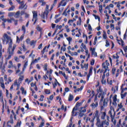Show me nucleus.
Masks as SVG:
<instances>
[{"label":"nucleus","instance_id":"29","mask_svg":"<svg viewBox=\"0 0 127 127\" xmlns=\"http://www.w3.org/2000/svg\"><path fill=\"white\" fill-rule=\"evenodd\" d=\"M102 67L104 68V69H105L106 68H109V66H107L106 64V63H103L102 64Z\"/></svg>","mask_w":127,"mask_h":127},{"label":"nucleus","instance_id":"62","mask_svg":"<svg viewBox=\"0 0 127 127\" xmlns=\"http://www.w3.org/2000/svg\"><path fill=\"white\" fill-rule=\"evenodd\" d=\"M0 85H1V88H2L3 89H4L5 88L4 86V83H0Z\"/></svg>","mask_w":127,"mask_h":127},{"label":"nucleus","instance_id":"56","mask_svg":"<svg viewBox=\"0 0 127 127\" xmlns=\"http://www.w3.org/2000/svg\"><path fill=\"white\" fill-rule=\"evenodd\" d=\"M24 37V35H22L20 36V40L21 41H22V40L23 39Z\"/></svg>","mask_w":127,"mask_h":127},{"label":"nucleus","instance_id":"18","mask_svg":"<svg viewBox=\"0 0 127 127\" xmlns=\"http://www.w3.org/2000/svg\"><path fill=\"white\" fill-rule=\"evenodd\" d=\"M35 43H36V41H35L34 40H32V41H31V42H30V45L31 46H35Z\"/></svg>","mask_w":127,"mask_h":127},{"label":"nucleus","instance_id":"60","mask_svg":"<svg viewBox=\"0 0 127 127\" xmlns=\"http://www.w3.org/2000/svg\"><path fill=\"white\" fill-rule=\"evenodd\" d=\"M44 126V123L41 122V124L39 125V127H42Z\"/></svg>","mask_w":127,"mask_h":127},{"label":"nucleus","instance_id":"45","mask_svg":"<svg viewBox=\"0 0 127 127\" xmlns=\"http://www.w3.org/2000/svg\"><path fill=\"white\" fill-rule=\"evenodd\" d=\"M4 83L3 82V78L2 77L0 78V84Z\"/></svg>","mask_w":127,"mask_h":127},{"label":"nucleus","instance_id":"2","mask_svg":"<svg viewBox=\"0 0 127 127\" xmlns=\"http://www.w3.org/2000/svg\"><path fill=\"white\" fill-rule=\"evenodd\" d=\"M3 37L4 38L2 39L3 41V44H4L5 42H6V44L9 43V47H12V40L11 39V38L9 37L7 34H4Z\"/></svg>","mask_w":127,"mask_h":127},{"label":"nucleus","instance_id":"27","mask_svg":"<svg viewBox=\"0 0 127 127\" xmlns=\"http://www.w3.org/2000/svg\"><path fill=\"white\" fill-rule=\"evenodd\" d=\"M127 92H125L124 94H121V99H124V98H125L126 97V96H127Z\"/></svg>","mask_w":127,"mask_h":127},{"label":"nucleus","instance_id":"61","mask_svg":"<svg viewBox=\"0 0 127 127\" xmlns=\"http://www.w3.org/2000/svg\"><path fill=\"white\" fill-rule=\"evenodd\" d=\"M25 17H26V18L29 17V14L27 13H25Z\"/></svg>","mask_w":127,"mask_h":127},{"label":"nucleus","instance_id":"57","mask_svg":"<svg viewBox=\"0 0 127 127\" xmlns=\"http://www.w3.org/2000/svg\"><path fill=\"white\" fill-rule=\"evenodd\" d=\"M112 104L114 107H117V102L116 101H113Z\"/></svg>","mask_w":127,"mask_h":127},{"label":"nucleus","instance_id":"20","mask_svg":"<svg viewBox=\"0 0 127 127\" xmlns=\"http://www.w3.org/2000/svg\"><path fill=\"white\" fill-rule=\"evenodd\" d=\"M14 14H15V12H10L8 13V16H9V17L14 16Z\"/></svg>","mask_w":127,"mask_h":127},{"label":"nucleus","instance_id":"16","mask_svg":"<svg viewBox=\"0 0 127 127\" xmlns=\"http://www.w3.org/2000/svg\"><path fill=\"white\" fill-rule=\"evenodd\" d=\"M80 48L81 49H84L85 50H87V48L86 47V45H84V43H82L80 46Z\"/></svg>","mask_w":127,"mask_h":127},{"label":"nucleus","instance_id":"48","mask_svg":"<svg viewBox=\"0 0 127 127\" xmlns=\"http://www.w3.org/2000/svg\"><path fill=\"white\" fill-rule=\"evenodd\" d=\"M85 115V114L83 113V112H80L79 113V117H80V118H82V117H83V116H84Z\"/></svg>","mask_w":127,"mask_h":127},{"label":"nucleus","instance_id":"37","mask_svg":"<svg viewBox=\"0 0 127 127\" xmlns=\"http://www.w3.org/2000/svg\"><path fill=\"white\" fill-rule=\"evenodd\" d=\"M62 19V18L60 17L58 19H57L56 20H55V23H58L59 22V21H60V20H61Z\"/></svg>","mask_w":127,"mask_h":127},{"label":"nucleus","instance_id":"10","mask_svg":"<svg viewBox=\"0 0 127 127\" xmlns=\"http://www.w3.org/2000/svg\"><path fill=\"white\" fill-rule=\"evenodd\" d=\"M90 50L91 51L92 55H94L95 57H97V56H98V55H97V52L95 51L96 50V49H95V48H94L93 49L91 48Z\"/></svg>","mask_w":127,"mask_h":127},{"label":"nucleus","instance_id":"6","mask_svg":"<svg viewBox=\"0 0 127 127\" xmlns=\"http://www.w3.org/2000/svg\"><path fill=\"white\" fill-rule=\"evenodd\" d=\"M33 19H35V21L34 22V25L36 23V22L37 21V20L38 19L37 18V12L36 11H33Z\"/></svg>","mask_w":127,"mask_h":127},{"label":"nucleus","instance_id":"17","mask_svg":"<svg viewBox=\"0 0 127 127\" xmlns=\"http://www.w3.org/2000/svg\"><path fill=\"white\" fill-rule=\"evenodd\" d=\"M97 92L100 94L103 93V89L101 88V87H99V88H97Z\"/></svg>","mask_w":127,"mask_h":127},{"label":"nucleus","instance_id":"44","mask_svg":"<svg viewBox=\"0 0 127 127\" xmlns=\"http://www.w3.org/2000/svg\"><path fill=\"white\" fill-rule=\"evenodd\" d=\"M113 102H117V95H115L113 97Z\"/></svg>","mask_w":127,"mask_h":127},{"label":"nucleus","instance_id":"46","mask_svg":"<svg viewBox=\"0 0 127 127\" xmlns=\"http://www.w3.org/2000/svg\"><path fill=\"white\" fill-rule=\"evenodd\" d=\"M92 27L91 26V25L90 24H88V30L89 31H92Z\"/></svg>","mask_w":127,"mask_h":127},{"label":"nucleus","instance_id":"14","mask_svg":"<svg viewBox=\"0 0 127 127\" xmlns=\"http://www.w3.org/2000/svg\"><path fill=\"white\" fill-rule=\"evenodd\" d=\"M86 109L84 108V107H80L79 108V113H86Z\"/></svg>","mask_w":127,"mask_h":127},{"label":"nucleus","instance_id":"28","mask_svg":"<svg viewBox=\"0 0 127 127\" xmlns=\"http://www.w3.org/2000/svg\"><path fill=\"white\" fill-rule=\"evenodd\" d=\"M21 30L23 31L24 34L25 33L26 30L25 29V26L24 25H23L21 28Z\"/></svg>","mask_w":127,"mask_h":127},{"label":"nucleus","instance_id":"51","mask_svg":"<svg viewBox=\"0 0 127 127\" xmlns=\"http://www.w3.org/2000/svg\"><path fill=\"white\" fill-rule=\"evenodd\" d=\"M47 48V46L45 47L44 48V49H43V51H42V53L43 54H44V53H45V50H46V48Z\"/></svg>","mask_w":127,"mask_h":127},{"label":"nucleus","instance_id":"43","mask_svg":"<svg viewBox=\"0 0 127 127\" xmlns=\"http://www.w3.org/2000/svg\"><path fill=\"white\" fill-rule=\"evenodd\" d=\"M104 98H105V96L103 95H102L101 96V99L100 100V103H102V102H103V101H104Z\"/></svg>","mask_w":127,"mask_h":127},{"label":"nucleus","instance_id":"33","mask_svg":"<svg viewBox=\"0 0 127 127\" xmlns=\"http://www.w3.org/2000/svg\"><path fill=\"white\" fill-rule=\"evenodd\" d=\"M67 9H66L65 10H64L63 13V15H65V16H67V15H68V14H67Z\"/></svg>","mask_w":127,"mask_h":127},{"label":"nucleus","instance_id":"9","mask_svg":"<svg viewBox=\"0 0 127 127\" xmlns=\"http://www.w3.org/2000/svg\"><path fill=\"white\" fill-rule=\"evenodd\" d=\"M66 4H67V3L64 0H62L60 2L58 7H60V6H65Z\"/></svg>","mask_w":127,"mask_h":127},{"label":"nucleus","instance_id":"4","mask_svg":"<svg viewBox=\"0 0 127 127\" xmlns=\"http://www.w3.org/2000/svg\"><path fill=\"white\" fill-rule=\"evenodd\" d=\"M82 104H83V102L76 103L75 106L72 109V113L73 115H74V112H75V111H78V109H77V108H79V107H80L81 106H82Z\"/></svg>","mask_w":127,"mask_h":127},{"label":"nucleus","instance_id":"12","mask_svg":"<svg viewBox=\"0 0 127 127\" xmlns=\"http://www.w3.org/2000/svg\"><path fill=\"white\" fill-rule=\"evenodd\" d=\"M109 115H110V117L111 118V121L112 122H114V120H115V117L113 116V114H112V111L110 110L108 112Z\"/></svg>","mask_w":127,"mask_h":127},{"label":"nucleus","instance_id":"42","mask_svg":"<svg viewBox=\"0 0 127 127\" xmlns=\"http://www.w3.org/2000/svg\"><path fill=\"white\" fill-rule=\"evenodd\" d=\"M24 78V76L21 75L19 78V81H22L23 80V78Z\"/></svg>","mask_w":127,"mask_h":127},{"label":"nucleus","instance_id":"54","mask_svg":"<svg viewBox=\"0 0 127 127\" xmlns=\"http://www.w3.org/2000/svg\"><path fill=\"white\" fill-rule=\"evenodd\" d=\"M25 11H21V12H20V15H23V14H25Z\"/></svg>","mask_w":127,"mask_h":127},{"label":"nucleus","instance_id":"5","mask_svg":"<svg viewBox=\"0 0 127 127\" xmlns=\"http://www.w3.org/2000/svg\"><path fill=\"white\" fill-rule=\"evenodd\" d=\"M20 6H19V9H22L24 8V9H27V5L26 3L24 4V1H21V3H20Z\"/></svg>","mask_w":127,"mask_h":127},{"label":"nucleus","instance_id":"31","mask_svg":"<svg viewBox=\"0 0 127 127\" xmlns=\"http://www.w3.org/2000/svg\"><path fill=\"white\" fill-rule=\"evenodd\" d=\"M45 93L47 94H49L51 93V91H50V90L49 89H46L45 90Z\"/></svg>","mask_w":127,"mask_h":127},{"label":"nucleus","instance_id":"34","mask_svg":"<svg viewBox=\"0 0 127 127\" xmlns=\"http://www.w3.org/2000/svg\"><path fill=\"white\" fill-rule=\"evenodd\" d=\"M37 59H35L34 61H33L31 64V65H33V64H35V63H37Z\"/></svg>","mask_w":127,"mask_h":127},{"label":"nucleus","instance_id":"50","mask_svg":"<svg viewBox=\"0 0 127 127\" xmlns=\"http://www.w3.org/2000/svg\"><path fill=\"white\" fill-rule=\"evenodd\" d=\"M105 63L106 66L108 67V66H110V64L109 63V62H108V61H106L105 63Z\"/></svg>","mask_w":127,"mask_h":127},{"label":"nucleus","instance_id":"21","mask_svg":"<svg viewBox=\"0 0 127 127\" xmlns=\"http://www.w3.org/2000/svg\"><path fill=\"white\" fill-rule=\"evenodd\" d=\"M103 37L104 39H107L108 37H107V33H106V31H103Z\"/></svg>","mask_w":127,"mask_h":127},{"label":"nucleus","instance_id":"64","mask_svg":"<svg viewBox=\"0 0 127 127\" xmlns=\"http://www.w3.org/2000/svg\"><path fill=\"white\" fill-rule=\"evenodd\" d=\"M14 60L15 61H16V62H18V58H17V57H15Z\"/></svg>","mask_w":127,"mask_h":127},{"label":"nucleus","instance_id":"23","mask_svg":"<svg viewBox=\"0 0 127 127\" xmlns=\"http://www.w3.org/2000/svg\"><path fill=\"white\" fill-rule=\"evenodd\" d=\"M52 72H53V70L52 69H50V72L49 71H47V74H46V77L48 79V76H47V75H48V73H50V74H52Z\"/></svg>","mask_w":127,"mask_h":127},{"label":"nucleus","instance_id":"3","mask_svg":"<svg viewBox=\"0 0 127 127\" xmlns=\"http://www.w3.org/2000/svg\"><path fill=\"white\" fill-rule=\"evenodd\" d=\"M15 48H16V45H14L13 46V48L12 49L11 51L10 52V49H11V47H9H9L7 49V52L8 53V59H10V58L11 57V56L13 55V52Z\"/></svg>","mask_w":127,"mask_h":127},{"label":"nucleus","instance_id":"58","mask_svg":"<svg viewBox=\"0 0 127 127\" xmlns=\"http://www.w3.org/2000/svg\"><path fill=\"white\" fill-rule=\"evenodd\" d=\"M118 107L119 109H122L123 108V105L122 103H120V104H118Z\"/></svg>","mask_w":127,"mask_h":127},{"label":"nucleus","instance_id":"7","mask_svg":"<svg viewBox=\"0 0 127 127\" xmlns=\"http://www.w3.org/2000/svg\"><path fill=\"white\" fill-rule=\"evenodd\" d=\"M94 102L95 103H93L90 106L92 107V109H96L97 107H98V102H97V97H95V98L94 99Z\"/></svg>","mask_w":127,"mask_h":127},{"label":"nucleus","instance_id":"39","mask_svg":"<svg viewBox=\"0 0 127 127\" xmlns=\"http://www.w3.org/2000/svg\"><path fill=\"white\" fill-rule=\"evenodd\" d=\"M106 44L105 45L106 47H109V46H110V43H109L108 40H106Z\"/></svg>","mask_w":127,"mask_h":127},{"label":"nucleus","instance_id":"15","mask_svg":"<svg viewBox=\"0 0 127 127\" xmlns=\"http://www.w3.org/2000/svg\"><path fill=\"white\" fill-rule=\"evenodd\" d=\"M73 99H74V96H73V95L70 94L69 96L68 97V101L72 102Z\"/></svg>","mask_w":127,"mask_h":127},{"label":"nucleus","instance_id":"19","mask_svg":"<svg viewBox=\"0 0 127 127\" xmlns=\"http://www.w3.org/2000/svg\"><path fill=\"white\" fill-rule=\"evenodd\" d=\"M106 112H104L103 114H102V115L101 117V120H105V118L106 117Z\"/></svg>","mask_w":127,"mask_h":127},{"label":"nucleus","instance_id":"63","mask_svg":"<svg viewBox=\"0 0 127 127\" xmlns=\"http://www.w3.org/2000/svg\"><path fill=\"white\" fill-rule=\"evenodd\" d=\"M93 70V67H91L89 69V74H92V71Z\"/></svg>","mask_w":127,"mask_h":127},{"label":"nucleus","instance_id":"11","mask_svg":"<svg viewBox=\"0 0 127 127\" xmlns=\"http://www.w3.org/2000/svg\"><path fill=\"white\" fill-rule=\"evenodd\" d=\"M49 9V6L48 5H46V10L44 11V13H46V16L47 18V16H48V13H49V11H48Z\"/></svg>","mask_w":127,"mask_h":127},{"label":"nucleus","instance_id":"26","mask_svg":"<svg viewBox=\"0 0 127 127\" xmlns=\"http://www.w3.org/2000/svg\"><path fill=\"white\" fill-rule=\"evenodd\" d=\"M21 91H22V94H24V95H26V91H24V88L23 87H21Z\"/></svg>","mask_w":127,"mask_h":127},{"label":"nucleus","instance_id":"40","mask_svg":"<svg viewBox=\"0 0 127 127\" xmlns=\"http://www.w3.org/2000/svg\"><path fill=\"white\" fill-rule=\"evenodd\" d=\"M37 30H38V31H41V30H42V29H41V27H39V26H37Z\"/></svg>","mask_w":127,"mask_h":127},{"label":"nucleus","instance_id":"53","mask_svg":"<svg viewBox=\"0 0 127 127\" xmlns=\"http://www.w3.org/2000/svg\"><path fill=\"white\" fill-rule=\"evenodd\" d=\"M112 74H113V75H115V72H116V68H112Z\"/></svg>","mask_w":127,"mask_h":127},{"label":"nucleus","instance_id":"59","mask_svg":"<svg viewBox=\"0 0 127 127\" xmlns=\"http://www.w3.org/2000/svg\"><path fill=\"white\" fill-rule=\"evenodd\" d=\"M65 92H69L70 91V89L68 87H66L64 89Z\"/></svg>","mask_w":127,"mask_h":127},{"label":"nucleus","instance_id":"55","mask_svg":"<svg viewBox=\"0 0 127 127\" xmlns=\"http://www.w3.org/2000/svg\"><path fill=\"white\" fill-rule=\"evenodd\" d=\"M90 64L92 66L95 64V60H92V61L91 62Z\"/></svg>","mask_w":127,"mask_h":127},{"label":"nucleus","instance_id":"52","mask_svg":"<svg viewBox=\"0 0 127 127\" xmlns=\"http://www.w3.org/2000/svg\"><path fill=\"white\" fill-rule=\"evenodd\" d=\"M53 86L54 88H56V86H57V83H56V82H55L54 83H53Z\"/></svg>","mask_w":127,"mask_h":127},{"label":"nucleus","instance_id":"38","mask_svg":"<svg viewBox=\"0 0 127 127\" xmlns=\"http://www.w3.org/2000/svg\"><path fill=\"white\" fill-rule=\"evenodd\" d=\"M43 99H44V96L43 95H41L40 101H41V102H43Z\"/></svg>","mask_w":127,"mask_h":127},{"label":"nucleus","instance_id":"35","mask_svg":"<svg viewBox=\"0 0 127 127\" xmlns=\"http://www.w3.org/2000/svg\"><path fill=\"white\" fill-rule=\"evenodd\" d=\"M70 55L71 56H77V55H78V53H77L76 52H74V53H71Z\"/></svg>","mask_w":127,"mask_h":127},{"label":"nucleus","instance_id":"13","mask_svg":"<svg viewBox=\"0 0 127 127\" xmlns=\"http://www.w3.org/2000/svg\"><path fill=\"white\" fill-rule=\"evenodd\" d=\"M19 15H20V11H18L16 13H15L14 16L15 18H18V17H19Z\"/></svg>","mask_w":127,"mask_h":127},{"label":"nucleus","instance_id":"24","mask_svg":"<svg viewBox=\"0 0 127 127\" xmlns=\"http://www.w3.org/2000/svg\"><path fill=\"white\" fill-rule=\"evenodd\" d=\"M15 8V6L14 5H12L11 7L8 9V11H11V10H13Z\"/></svg>","mask_w":127,"mask_h":127},{"label":"nucleus","instance_id":"32","mask_svg":"<svg viewBox=\"0 0 127 127\" xmlns=\"http://www.w3.org/2000/svg\"><path fill=\"white\" fill-rule=\"evenodd\" d=\"M101 83L102 84L106 85V84H107V81H106V79H102L101 80Z\"/></svg>","mask_w":127,"mask_h":127},{"label":"nucleus","instance_id":"1","mask_svg":"<svg viewBox=\"0 0 127 127\" xmlns=\"http://www.w3.org/2000/svg\"><path fill=\"white\" fill-rule=\"evenodd\" d=\"M94 119L96 118V126L97 127H104V126H110V123L107 122V120L102 121L101 122L100 115H99V111L96 110L94 114Z\"/></svg>","mask_w":127,"mask_h":127},{"label":"nucleus","instance_id":"49","mask_svg":"<svg viewBox=\"0 0 127 127\" xmlns=\"http://www.w3.org/2000/svg\"><path fill=\"white\" fill-rule=\"evenodd\" d=\"M44 70H45V71H47V64H46L44 65Z\"/></svg>","mask_w":127,"mask_h":127},{"label":"nucleus","instance_id":"25","mask_svg":"<svg viewBox=\"0 0 127 127\" xmlns=\"http://www.w3.org/2000/svg\"><path fill=\"white\" fill-rule=\"evenodd\" d=\"M28 62H26V63H25L24 64V67L23 68V71H24V69L26 68V67H27V65H28Z\"/></svg>","mask_w":127,"mask_h":127},{"label":"nucleus","instance_id":"47","mask_svg":"<svg viewBox=\"0 0 127 127\" xmlns=\"http://www.w3.org/2000/svg\"><path fill=\"white\" fill-rule=\"evenodd\" d=\"M66 39L68 41V42H71V41H72V38L70 37H69L68 38H67Z\"/></svg>","mask_w":127,"mask_h":127},{"label":"nucleus","instance_id":"30","mask_svg":"<svg viewBox=\"0 0 127 127\" xmlns=\"http://www.w3.org/2000/svg\"><path fill=\"white\" fill-rule=\"evenodd\" d=\"M93 16H94L95 19H98V20L100 21V17H99V16L98 15H96L95 14H93Z\"/></svg>","mask_w":127,"mask_h":127},{"label":"nucleus","instance_id":"22","mask_svg":"<svg viewBox=\"0 0 127 127\" xmlns=\"http://www.w3.org/2000/svg\"><path fill=\"white\" fill-rule=\"evenodd\" d=\"M78 20L77 21L76 24L77 25H79H79H81V22L82 21V19L81 18V17H79L78 18Z\"/></svg>","mask_w":127,"mask_h":127},{"label":"nucleus","instance_id":"41","mask_svg":"<svg viewBox=\"0 0 127 127\" xmlns=\"http://www.w3.org/2000/svg\"><path fill=\"white\" fill-rule=\"evenodd\" d=\"M20 41H21L20 40V39H19L18 36H17L16 37V42H17V43H19V42H20Z\"/></svg>","mask_w":127,"mask_h":127},{"label":"nucleus","instance_id":"36","mask_svg":"<svg viewBox=\"0 0 127 127\" xmlns=\"http://www.w3.org/2000/svg\"><path fill=\"white\" fill-rule=\"evenodd\" d=\"M74 21H76V19L73 18V20H68V23H70V22L73 23V22H74Z\"/></svg>","mask_w":127,"mask_h":127},{"label":"nucleus","instance_id":"8","mask_svg":"<svg viewBox=\"0 0 127 127\" xmlns=\"http://www.w3.org/2000/svg\"><path fill=\"white\" fill-rule=\"evenodd\" d=\"M108 105V99H104L103 106H101V111H103L105 109V107H107Z\"/></svg>","mask_w":127,"mask_h":127}]
</instances>
